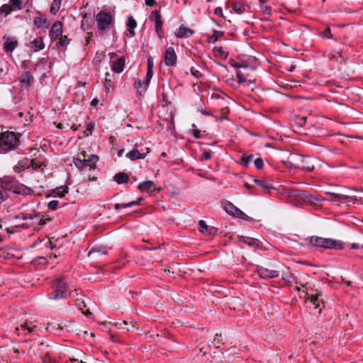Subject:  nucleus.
<instances>
[{
	"label": "nucleus",
	"mask_w": 363,
	"mask_h": 363,
	"mask_svg": "<svg viewBox=\"0 0 363 363\" xmlns=\"http://www.w3.org/2000/svg\"><path fill=\"white\" fill-rule=\"evenodd\" d=\"M109 76H110V73L109 72H106V77L105 81H104V86H105L106 90L107 91H109V89L111 87V80L108 78V77H109Z\"/></svg>",
	"instance_id": "nucleus-48"
},
{
	"label": "nucleus",
	"mask_w": 363,
	"mask_h": 363,
	"mask_svg": "<svg viewBox=\"0 0 363 363\" xmlns=\"http://www.w3.org/2000/svg\"><path fill=\"white\" fill-rule=\"evenodd\" d=\"M114 180L118 184H126L129 180V177L124 172H119L114 176Z\"/></svg>",
	"instance_id": "nucleus-31"
},
{
	"label": "nucleus",
	"mask_w": 363,
	"mask_h": 363,
	"mask_svg": "<svg viewBox=\"0 0 363 363\" xmlns=\"http://www.w3.org/2000/svg\"><path fill=\"white\" fill-rule=\"evenodd\" d=\"M308 246L324 249L342 250L344 248V242L332 238L311 236L309 238Z\"/></svg>",
	"instance_id": "nucleus-4"
},
{
	"label": "nucleus",
	"mask_w": 363,
	"mask_h": 363,
	"mask_svg": "<svg viewBox=\"0 0 363 363\" xmlns=\"http://www.w3.org/2000/svg\"><path fill=\"white\" fill-rule=\"evenodd\" d=\"M30 48L33 49V52H38L44 49L45 44L42 38L39 37L33 40L30 42Z\"/></svg>",
	"instance_id": "nucleus-25"
},
{
	"label": "nucleus",
	"mask_w": 363,
	"mask_h": 363,
	"mask_svg": "<svg viewBox=\"0 0 363 363\" xmlns=\"http://www.w3.org/2000/svg\"><path fill=\"white\" fill-rule=\"evenodd\" d=\"M194 31L190 28L185 27L184 25H181L175 33V35L178 38H189L194 34Z\"/></svg>",
	"instance_id": "nucleus-19"
},
{
	"label": "nucleus",
	"mask_w": 363,
	"mask_h": 363,
	"mask_svg": "<svg viewBox=\"0 0 363 363\" xmlns=\"http://www.w3.org/2000/svg\"><path fill=\"white\" fill-rule=\"evenodd\" d=\"M7 194L3 190H0V203L4 202L7 199Z\"/></svg>",
	"instance_id": "nucleus-59"
},
{
	"label": "nucleus",
	"mask_w": 363,
	"mask_h": 363,
	"mask_svg": "<svg viewBox=\"0 0 363 363\" xmlns=\"http://www.w3.org/2000/svg\"><path fill=\"white\" fill-rule=\"evenodd\" d=\"M125 320H123L122 322H117L115 323V325L120 328V329H123L125 330V331H129L130 330V328L129 327H125Z\"/></svg>",
	"instance_id": "nucleus-52"
},
{
	"label": "nucleus",
	"mask_w": 363,
	"mask_h": 363,
	"mask_svg": "<svg viewBox=\"0 0 363 363\" xmlns=\"http://www.w3.org/2000/svg\"><path fill=\"white\" fill-rule=\"evenodd\" d=\"M15 219L23 221L17 225L18 227L24 229L33 228L36 231L40 230L47 223L52 220V218L40 215L35 211L31 213H20L15 216Z\"/></svg>",
	"instance_id": "nucleus-1"
},
{
	"label": "nucleus",
	"mask_w": 363,
	"mask_h": 363,
	"mask_svg": "<svg viewBox=\"0 0 363 363\" xmlns=\"http://www.w3.org/2000/svg\"><path fill=\"white\" fill-rule=\"evenodd\" d=\"M18 46V41L13 38H8L4 45V49L6 52H13Z\"/></svg>",
	"instance_id": "nucleus-23"
},
{
	"label": "nucleus",
	"mask_w": 363,
	"mask_h": 363,
	"mask_svg": "<svg viewBox=\"0 0 363 363\" xmlns=\"http://www.w3.org/2000/svg\"><path fill=\"white\" fill-rule=\"evenodd\" d=\"M323 35L327 38L328 39H331L333 38L332 35H331V32H330V28L329 27H327L323 33Z\"/></svg>",
	"instance_id": "nucleus-56"
},
{
	"label": "nucleus",
	"mask_w": 363,
	"mask_h": 363,
	"mask_svg": "<svg viewBox=\"0 0 363 363\" xmlns=\"http://www.w3.org/2000/svg\"><path fill=\"white\" fill-rule=\"evenodd\" d=\"M152 75H153V70H147V69L146 76L145 77L144 79L143 80L145 83L146 85H147L150 83V81L151 78L152 77Z\"/></svg>",
	"instance_id": "nucleus-47"
},
{
	"label": "nucleus",
	"mask_w": 363,
	"mask_h": 363,
	"mask_svg": "<svg viewBox=\"0 0 363 363\" xmlns=\"http://www.w3.org/2000/svg\"><path fill=\"white\" fill-rule=\"evenodd\" d=\"M140 201H141V199H139L136 201H130L127 203H123V204L116 203L114 205V209L119 210L121 208H125L131 207L135 205H138L140 203Z\"/></svg>",
	"instance_id": "nucleus-35"
},
{
	"label": "nucleus",
	"mask_w": 363,
	"mask_h": 363,
	"mask_svg": "<svg viewBox=\"0 0 363 363\" xmlns=\"http://www.w3.org/2000/svg\"><path fill=\"white\" fill-rule=\"evenodd\" d=\"M257 274L259 277L264 279H269L276 278L279 276V271L277 269H269L263 267H259L257 268Z\"/></svg>",
	"instance_id": "nucleus-8"
},
{
	"label": "nucleus",
	"mask_w": 363,
	"mask_h": 363,
	"mask_svg": "<svg viewBox=\"0 0 363 363\" xmlns=\"http://www.w3.org/2000/svg\"><path fill=\"white\" fill-rule=\"evenodd\" d=\"M33 24L38 28H48L49 23L46 18H43L40 16H36L34 18Z\"/></svg>",
	"instance_id": "nucleus-28"
},
{
	"label": "nucleus",
	"mask_w": 363,
	"mask_h": 363,
	"mask_svg": "<svg viewBox=\"0 0 363 363\" xmlns=\"http://www.w3.org/2000/svg\"><path fill=\"white\" fill-rule=\"evenodd\" d=\"M150 18H152L155 23V28L157 34L161 38L164 35L162 30L163 22L162 21L161 15L157 10L152 11L151 13Z\"/></svg>",
	"instance_id": "nucleus-13"
},
{
	"label": "nucleus",
	"mask_w": 363,
	"mask_h": 363,
	"mask_svg": "<svg viewBox=\"0 0 363 363\" xmlns=\"http://www.w3.org/2000/svg\"><path fill=\"white\" fill-rule=\"evenodd\" d=\"M147 70H153V59L151 57L147 59Z\"/></svg>",
	"instance_id": "nucleus-60"
},
{
	"label": "nucleus",
	"mask_w": 363,
	"mask_h": 363,
	"mask_svg": "<svg viewBox=\"0 0 363 363\" xmlns=\"http://www.w3.org/2000/svg\"><path fill=\"white\" fill-rule=\"evenodd\" d=\"M214 13L216 15H218V16H223V11H222V9L220 7H216L215 9V11H214Z\"/></svg>",
	"instance_id": "nucleus-62"
},
{
	"label": "nucleus",
	"mask_w": 363,
	"mask_h": 363,
	"mask_svg": "<svg viewBox=\"0 0 363 363\" xmlns=\"http://www.w3.org/2000/svg\"><path fill=\"white\" fill-rule=\"evenodd\" d=\"M138 189L142 191H146L147 193L157 190L155 182L150 180L140 183Z\"/></svg>",
	"instance_id": "nucleus-20"
},
{
	"label": "nucleus",
	"mask_w": 363,
	"mask_h": 363,
	"mask_svg": "<svg viewBox=\"0 0 363 363\" xmlns=\"http://www.w3.org/2000/svg\"><path fill=\"white\" fill-rule=\"evenodd\" d=\"M254 181L258 186L263 188L264 189L268 191H269L270 189H274L272 184L264 179H255Z\"/></svg>",
	"instance_id": "nucleus-34"
},
{
	"label": "nucleus",
	"mask_w": 363,
	"mask_h": 363,
	"mask_svg": "<svg viewBox=\"0 0 363 363\" xmlns=\"http://www.w3.org/2000/svg\"><path fill=\"white\" fill-rule=\"evenodd\" d=\"M310 302L314 306L315 308L320 307V303L322 301L319 298V295H312L308 298Z\"/></svg>",
	"instance_id": "nucleus-41"
},
{
	"label": "nucleus",
	"mask_w": 363,
	"mask_h": 363,
	"mask_svg": "<svg viewBox=\"0 0 363 363\" xmlns=\"http://www.w3.org/2000/svg\"><path fill=\"white\" fill-rule=\"evenodd\" d=\"M70 39L67 35H61L59 38L58 44L61 46H66L69 43Z\"/></svg>",
	"instance_id": "nucleus-44"
},
{
	"label": "nucleus",
	"mask_w": 363,
	"mask_h": 363,
	"mask_svg": "<svg viewBox=\"0 0 363 363\" xmlns=\"http://www.w3.org/2000/svg\"><path fill=\"white\" fill-rule=\"evenodd\" d=\"M253 159H254L253 155H242V160L245 163V165H247L249 163H250L253 160Z\"/></svg>",
	"instance_id": "nucleus-46"
},
{
	"label": "nucleus",
	"mask_w": 363,
	"mask_h": 363,
	"mask_svg": "<svg viewBox=\"0 0 363 363\" xmlns=\"http://www.w3.org/2000/svg\"><path fill=\"white\" fill-rule=\"evenodd\" d=\"M148 152L149 148H147L146 152H140L138 150L133 149V150L128 152L126 154V157L129 158L131 161H135L136 160L144 159L147 156V154Z\"/></svg>",
	"instance_id": "nucleus-17"
},
{
	"label": "nucleus",
	"mask_w": 363,
	"mask_h": 363,
	"mask_svg": "<svg viewBox=\"0 0 363 363\" xmlns=\"http://www.w3.org/2000/svg\"><path fill=\"white\" fill-rule=\"evenodd\" d=\"M314 164L312 159L308 157H300L299 163L296 168L305 172H312L314 169Z\"/></svg>",
	"instance_id": "nucleus-10"
},
{
	"label": "nucleus",
	"mask_w": 363,
	"mask_h": 363,
	"mask_svg": "<svg viewBox=\"0 0 363 363\" xmlns=\"http://www.w3.org/2000/svg\"><path fill=\"white\" fill-rule=\"evenodd\" d=\"M306 122V116H303V117H301L300 118L298 119L297 124L300 127H303V126L305 125Z\"/></svg>",
	"instance_id": "nucleus-58"
},
{
	"label": "nucleus",
	"mask_w": 363,
	"mask_h": 363,
	"mask_svg": "<svg viewBox=\"0 0 363 363\" xmlns=\"http://www.w3.org/2000/svg\"><path fill=\"white\" fill-rule=\"evenodd\" d=\"M199 226L200 228V231L202 233H207L208 235H213L216 232V229L215 228L208 227L203 220L199 221Z\"/></svg>",
	"instance_id": "nucleus-24"
},
{
	"label": "nucleus",
	"mask_w": 363,
	"mask_h": 363,
	"mask_svg": "<svg viewBox=\"0 0 363 363\" xmlns=\"http://www.w3.org/2000/svg\"><path fill=\"white\" fill-rule=\"evenodd\" d=\"M326 194L339 199H345L347 198L353 199L349 194H342L334 191H327Z\"/></svg>",
	"instance_id": "nucleus-42"
},
{
	"label": "nucleus",
	"mask_w": 363,
	"mask_h": 363,
	"mask_svg": "<svg viewBox=\"0 0 363 363\" xmlns=\"http://www.w3.org/2000/svg\"><path fill=\"white\" fill-rule=\"evenodd\" d=\"M97 27L101 30L108 28L113 22V17L108 12L101 11L96 15Z\"/></svg>",
	"instance_id": "nucleus-5"
},
{
	"label": "nucleus",
	"mask_w": 363,
	"mask_h": 363,
	"mask_svg": "<svg viewBox=\"0 0 363 363\" xmlns=\"http://www.w3.org/2000/svg\"><path fill=\"white\" fill-rule=\"evenodd\" d=\"M225 211L234 217H238L246 220L247 216L243 213L241 210L235 206L232 203H228L224 207Z\"/></svg>",
	"instance_id": "nucleus-11"
},
{
	"label": "nucleus",
	"mask_w": 363,
	"mask_h": 363,
	"mask_svg": "<svg viewBox=\"0 0 363 363\" xmlns=\"http://www.w3.org/2000/svg\"><path fill=\"white\" fill-rule=\"evenodd\" d=\"M224 35L223 31L220 30H213V33L211 35L208 36L207 43H215L218 40L221 38Z\"/></svg>",
	"instance_id": "nucleus-30"
},
{
	"label": "nucleus",
	"mask_w": 363,
	"mask_h": 363,
	"mask_svg": "<svg viewBox=\"0 0 363 363\" xmlns=\"http://www.w3.org/2000/svg\"><path fill=\"white\" fill-rule=\"evenodd\" d=\"M62 34V23L61 21H55L51 26L50 30V36L52 39L56 40Z\"/></svg>",
	"instance_id": "nucleus-15"
},
{
	"label": "nucleus",
	"mask_w": 363,
	"mask_h": 363,
	"mask_svg": "<svg viewBox=\"0 0 363 363\" xmlns=\"http://www.w3.org/2000/svg\"><path fill=\"white\" fill-rule=\"evenodd\" d=\"M73 162L79 170H82L86 166L84 158L74 157Z\"/></svg>",
	"instance_id": "nucleus-36"
},
{
	"label": "nucleus",
	"mask_w": 363,
	"mask_h": 363,
	"mask_svg": "<svg viewBox=\"0 0 363 363\" xmlns=\"http://www.w3.org/2000/svg\"><path fill=\"white\" fill-rule=\"evenodd\" d=\"M59 204V201L57 200H53L48 203V207L51 210H55Z\"/></svg>",
	"instance_id": "nucleus-53"
},
{
	"label": "nucleus",
	"mask_w": 363,
	"mask_h": 363,
	"mask_svg": "<svg viewBox=\"0 0 363 363\" xmlns=\"http://www.w3.org/2000/svg\"><path fill=\"white\" fill-rule=\"evenodd\" d=\"M38 353L43 363H58L57 361L51 357L52 352L51 348L43 342L38 344Z\"/></svg>",
	"instance_id": "nucleus-6"
},
{
	"label": "nucleus",
	"mask_w": 363,
	"mask_h": 363,
	"mask_svg": "<svg viewBox=\"0 0 363 363\" xmlns=\"http://www.w3.org/2000/svg\"><path fill=\"white\" fill-rule=\"evenodd\" d=\"M238 238L239 242H244L247 244L249 247H254L255 249H267V247L263 246L262 242L257 239L242 235H238Z\"/></svg>",
	"instance_id": "nucleus-9"
},
{
	"label": "nucleus",
	"mask_w": 363,
	"mask_h": 363,
	"mask_svg": "<svg viewBox=\"0 0 363 363\" xmlns=\"http://www.w3.org/2000/svg\"><path fill=\"white\" fill-rule=\"evenodd\" d=\"M31 165H32L33 168L35 169H38L40 168V167H41V164H38L35 160L31 161Z\"/></svg>",
	"instance_id": "nucleus-63"
},
{
	"label": "nucleus",
	"mask_w": 363,
	"mask_h": 363,
	"mask_svg": "<svg viewBox=\"0 0 363 363\" xmlns=\"http://www.w3.org/2000/svg\"><path fill=\"white\" fill-rule=\"evenodd\" d=\"M13 11L11 4H3L0 7V15L5 14V16Z\"/></svg>",
	"instance_id": "nucleus-39"
},
{
	"label": "nucleus",
	"mask_w": 363,
	"mask_h": 363,
	"mask_svg": "<svg viewBox=\"0 0 363 363\" xmlns=\"http://www.w3.org/2000/svg\"><path fill=\"white\" fill-rule=\"evenodd\" d=\"M247 74H245L241 71H238L236 73V77L238 78V83H244L247 81Z\"/></svg>",
	"instance_id": "nucleus-43"
},
{
	"label": "nucleus",
	"mask_w": 363,
	"mask_h": 363,
	"mask_svg": "<svg viewBox=\"0 0 363 363\" xmlns=\"http://www.w3.org/2000/svg\"><path fill=\"white\" fill-rule=\"evenodd\" d=\"M305 202H308L312 205H315L317 202L324 201V199L317 197L306 191H301L298 194Z\"/></svg>",
	"instance_id": "nucleus-14"
},
{
	"label": "nucleus",
	"mask_w": 363,
	"mask_h": 363,
	"mask_svg": "<svg viewBox=\"0 0 363 363\" xmlns=\"http://www.w3.org/2000/svg\"><path fill=\"white\" fill-rule=\"evenodd\" d=\"M232 7L233 10L238 14H241L245 11L244 4L240 2H235Z\"/></svg>",
	"instance_id": "nucleus-37"
},
{
	"label": "nucleus",
	"mask_w": 363,
	"mask_h": 363,
	"mask_svg": "<svg viewBox=\"0 0 363 363\" xmlns=\"http://www.w3.org/2000/svg\"><path fill=\"white\" fill-rule=\"evenodd\" d=\"M192 134L195 138H201V131L199 130L195 129L192 130Z\"/></svg>",
	"instance_id": "nucleus-61"
},
{
	"label": "nucleus",
	"mask_w": 363,
	"mask_h": 363,
	"mask_svg": "<svg viewBox=\"0 0 363 363\" xmlns=\"http://www.w3.org/2000/svg\"><path fill=\"white\" fill-rule=\"evenodd\" d=\"M125 67V59L124 57H119L117 60L113 61L111 65V69L116 73H121L123 72Z\"/></svg>",
	"instance_id": "nucleus-22"
},
{
	"label": "nucleus",
	"mask_w": 363,
	"mask_h": 363,
	"mask_svg": "<svg viewBox=\"0 0 363 363\" xmlns=\"http://www.w3.org/2000/svg\"><path fill=\"white\" fill-rule=\"evenodd\" d=\"M20 145V135L6 131L0 134V154L16 150Z\"/></svg>",
	"instance_id": "nucleus-3"
},
{
	"label": "nucleus",
	"mask_w": 363,
	"mask_h": 363,
	"mask_svg": "<svg viewBox=\"0 0 363 363\" xmlns=\"http://www.w3.org/2000/svg\"><path fill=\"white\" fill-rule=\"evenodd\" d=\"M84 160L86 161V166L92 167L95 166V164L98 162L99 157L95 155H91L88 159H84Z\"/></svg>",
	"instance_id": "nucleus-38"
},
{
	"label": "nucleus",
	"mask_w": 363,
	"mask_h": 363,
	"mask_svg": "<svg viewBox=\"0 0 363 363\" xmlns=\"http://www.w3.org/2000/svg\"><path fill=\"white\" fill-rule=\"evenodd\" d=\"M230 65L234 68H247V65H246L240 64V63L235 62H230Z\"/></svg>",
	"instance_id": "nucleus-57"
},
{
	"label": "nucleus",
	"mask_w": 363,
	"mask_h": 363,
	"mask_svg": "<svg viewBox=\"0 0 363 363\" xmlns=\"http://www.w3.org/2000/svg\"><path fill=\"white\" fill-rule=\"evenodd\" d=\"M67 186H59L53 190V194H57L60 197H63L66 193H67Z\"/></svg>",
	"instance_id": "nucleus-40"
},
{
	"label": "nucleus",
	"mask_w": 363,
	"mask_h": 363,
	"mask_svg": "<svg viewBox=\"0 0 363 363\" xmlns=\"http://www.w3.org/2000/svg\"><path fill=\"white\" fill-rule=\"evenodd\" d=\"M36 320H26L15 328L18 335L30 334L36 330Z\"/></svg>",
	"instance_id": "nucleus-7"
},
{
	"label": "nucleus",
	"mask_w": 363,
	"mask_h": 363,
	"mask_svg": "<svg viewBox=\"0 0 363 363\" xmlns=\"http://www.w3.org/2000/svg\"><path fill=\"white\" fill-rule=\"evenodd\" d=\"M155 0H145V4L150 7H152L155 5Z\"/></svg>",
	"instance_id": "nucleus-64"
},
{
	"label": "nucleus",
	"mask_w": 363,
	"mask_h": 363,
	"mask_svg": "<svg viewBox=\"0 0 363 363\" xmlns=\"http://www.w3.org/2000/svg\"><path fill=\"white\" fill-rule=\"evenodd\" d=\"M261 11L266 15H271L272 14V7L269 5H267V4L261 5L260 6Z\"/></svg>",
	"instance_id": "nucleus-45"
},
{
	"label": "nucleus",
	"mask_w": 363,
	"mask_h": 363,
	"mask_svg": "<svg viewBox=\"0 0 363 363\" xmlns=\"http://www.w3.org/2000/svg\"><path fill=\"white\" fill-rule=\"evenodd\" d=\"M94 126H95V123L92 121L86 123V124H85L86 131H88L89 133L86 134L87 136L89 134H91V131L94 128Z\"/></svg>",
	"instance_id": "nucleus-49"
},
{
	"label": "nucleus",
	"mask_w": 363,
	"mask_h": 363,
	"mask_svg": "<svg viewBox=\"0 0 363 363\" xmlns=\"http://www.w3.org/2000/svg\"><path fill=\"white\" fill-rule=\"evenodd\" d=\"M1 187L4 190L11 191L14 193V190L16 186V182L14 179H13L11 178L6 177L1 180Z\"/></svg>",
	"instance_id": "nucleus-18"
},
{
	"label": "nucleus",
	"mask_w": 363,
	"mask_h": 363,
	"mask_svg": "<svg viewBox=\"0 0 363 363\" xmlns=\"http://www.w3.org/2000/svg\"><path fill=\"white\" fill-rule=\"evenodd\" d=\"M135 88L137 90V91L141 94L142 93H144L146 91L147 86L145 83L140 80V79H138L135 82Z\"/></svg>",
	"instance_id": "nucleus-32"
},
{
	"label": "nucleus",
	"mask_w": 363,
	"mask_h": 363,
	"mask_svg": "<svg viewBox=\"0 0 363 363\" xmlns=\"http://www.w3.org/2000/svg\"><path fill=\"white\" fill-rule=\"evenodd\" d=\"M190 72L193 76H194L197 79L203 76L202 74L199 70L195 69L194 67H191L190 69Z\"/></svg>",
	"instance_id": "nucleus-54"
},
{
	"label": "nucleus",
	"mask_w": 363,
	"mask_h": 363,
	"mask_svg": "<svg viewBox=\"0 0 363 363\" xmlns=\"http://www.w3.org/2000/svg\"><path fill=\"white\" fill-rule=\"evenodd\" d=\"M52 287L53 289L52 293L48 294V298L51 300L57 301L67 298L72 293L78 295L77 289L70 291L64 277H56L52 281Z\"/></svg>",
	"instance_id": "nucleus-2"
},
{
	"label": "nucleus",
	"mask_w": 363,
	"mask_h": 363,
	"mask_svg": "<svg viewBox=\"0 0 363 363\" xmlns=\"http://www.w3.org/2000/svg\"><path fill=\"white\" fill-rule=\"evenodd\" d=\"M33 77L30 72H24L21 76V86H28L30 85Z\"/></svg>",
	"instance_id": "nucleus-27"
},
{
	"label": "nucleus",
	"mask_w": 363,
	"mask_h": 363,
	"mask_svg": "<svg viewBox=\"0 0 363 363\" xmlns=\"http://www.w3.org/2000/svg\"><path fill=\"white\" fill-rule=\"evenodd\" d=\"M177 57L175 53L174 49L172 47H169L166 49L164 53V64L167 67H171L177 63Z\"/></svg>",
	"instance_id": "nucleus-12"
},
{
	"label": "nucleus",
	"mask_w": 363,
	"mask_h": 363,
	"mask_svg": "<svg viewBox=\"0 0 363 363\" xmlns=\"http://www.w3.org/2000/svg\"><path fill=\"white\" fill-rule=\"evenodd\" d=\"M277 270L279 271V274H281L282 279L286 283H291L293 281V275L288 267L283 264H279L277 267Z\"/></svg>",
	"instance_id": "nucleus-16"
},
{
	"label": "nucleus",
	"mask_w": 363,
	"mask_h": 363,
	"mask_svg": "<svg viewBox=\"0 0 363 363\" xmlns=\"http://www.w3.org/2000/svg\"><path fill=\"white\" fill-rule=\"evenodd\" d=\"M211 158V154L210 151H203L201 155V160H208Z\"/></svg>",
	"instance_id": "nucleus-55"
},
{
	"label": "nucleus",
	"mask_w": 363,
	"mask_h": 363,
	"mask_svg": "<svg viewBox=\"0 0 363 363\" xmlns=\"http://www.w3.org/2000/svg\"><path fill=\"white\" fill-rule=\"evenodd\" d=\"M30 2V0H9V3L13 11H20L25 8Z\"/></svg>",
	"instance_id": "nucleus-21"
},
{
	"label": "nucleus",
	"mask_w": 363,
	"mask_h": 363,
	"mask_svg": "<svg viewBox=\"0 0 363 363\" xmlns=\"http://www.w3.org/2000/svg\"><path fill=\"white\" fill-rule=\"evenodd\" d=\"M14 193L23 195H30L33 194V191L31 188L27 187L24 185L17 184L14 190Z\"/></svg>",
	"instance_id": "nucleus-26"
},
{
	"label": "nucleus",
	"mask_w": 363,
	"mask_h": 363,
	"mask_svg": "<svg viewBox=\"0 0 363 363\" xmlns=\"http://www.w3.org/2000/svg\"><path fill=\"white\" fill-rule=\"evenodd\" d=\"M255 166L257 169H261L263 168L264 162L262 158H257L254 160Z\"/></svg>",
	"instance_id": "nucleus-51"
},
{
	"label": "nucleus",
	"mask_w": 363,
	"mask_h": 363,
	"mask_svg": "<svg viewBox=\"0 0 363 363\" xmlns=\"http://www.w3.org/2000/svg\"><path fill=\"white\" fill-rule=\"evenodd\" d=\"M129 35L130 37L135 36V33L134 29L137 26V22L133 16H129L128 18V24Z\"/></svg>",
	"instance_id": "nucleus-29"
},
{
	"label": "nucleus",
	"mask_w": 363,
	"mask_h": 363,
	"mask_svg": "<svg viewBox=\"0 0 363 363\" xmlns=\"http://www.w3.org/2000/svg\"><path fill=\"white\" fill-rule=\"evenodd\" d=\"M62 0H53L50 7V12L55 15L61 7Z\"/></svg>",
	"instance_id": "nucleus-33"
},
{
	"label": "nucleus",
	"mask_w": 363,
	"mask_h": 363,
	"mask_svg": "<svg viewBox=\"0 0 363 363\" xmlns=\"http://www.w3.org/2000/svg\"><path fill=\"white\" fill-rule=\"evenodd\" d=\"M57 128L59 129L65 130V131H67L69 128H73L74 130H76V128H74L73 126H70L68 123L63 124L62 123H59L57 125Z\"/></svg>",
	"instance_id": "nucleus-50"
}]
</instances>
